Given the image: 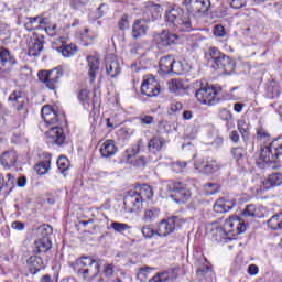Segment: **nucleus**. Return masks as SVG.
Returning a JSON list of instances; mask_svg holds the SVG:
<instances>
[{"label": "nucleus", "mask_w": 282, "mask_h": 282, "mask_svg": "<svg viewBox=\"0 0 282 282\" xmlns=\"http://www.w3.org/2000/svg\"><path fill=\"white\" fill-rule=\"evenodd\" d=\"M41 115L45 124H56L46 131L48 144H56L57 147L65 144V132L63 128L59 127V124L65 122V115L56 112V110L52 109L50 106H44L41 110Z\"/></svg>", "instance_id": "obj_1"}, {"label": "nucleus", "mask_w": 282, "mask_h": 282, "mask_svg": "<svg viewBox=\"0 0 282 282\" xmlns=\"http://www.w3.org/2000/svg\"><path fill=\"white\" fill-rule=\"evenodd\" d=\"M165 21L170 28H175L177 32H193V20L191 14L184 9L173 6L165 10Z\"/></svg>", "instance_id": "obj_2"}, {"label": "nucleus", "mask_w": 282, "mask_h": 282, "mask_svg": "<svg viewBox=\"0 0 282 282\" xmlns=\"http://www.w3.org/2000/svg\"><path fill=\"white\" fill-rule=\"evenodd\" d=\"M205 58L212 69H220L223 74H226L227 76H230V74H232L235 72V68L237 67V63L235 62V59L221 53V51H219V48L217 47H210L205 53Z\"/></svg>", "instance_id": "obj_3"}, {"label": "nucleus", "mask_w": 282, "mask_h": 282, "mask_svg": "<svg viewBox=\"0 0 282 282\" xmlns=\"http://www.w3.org/2000/svg\"><path fill=\"white\" fill-rule=\"evenodd\" d=\"M77 274L84 279V281H91L100 274V260H96L91 257H82L76 261Z\"/></svg>", "instance_id": "obj_4"}, {"label": "nucleus", "mask_w": 282, "mask_h": 282, "mask_svg": "<svg viewBox=\"0 0 282 282\" xmlns=\"http://www.w3.org/2000/svg\"><path fill=\"white\" fill-rule=\"evenodd\" d=\"M167 191L172 193L170 197L175 202V204H186L193 195L188 184L182 181H167Z\"/></svg>", "instance_id": "obj_5"}, {"label": "nucleus", "mask_w": 282, "mask_h": 282, "mask_svg": "<svg viewBox=\"0 0 282 282\" xmlns=\"http://www.w3.org/2000/svg\"><path fill=\"white\" fill-rule=\"evenodd\" d=\"M65 72L63 67L58 66L51 70H41L37 73L40 83H43L47 89L56 91L61 87V77L64 76Z\"/></svg>", "instance_id": "obj_6"}, {"label": "nucleus", "mask_w": 282, "mask_h": 282, "mask_svg": "<svg viewBox=\"0 0 282 282\" xmlns=\"http://www.w3.org/2000/svg\"><path fill=\"white\" fill-rule=\"evenodd\" d=\"M180 43V35L169 30H162V32L154 34L153 44L158 50H169L172 45Z\"/></svg>", "instance_id": "obj_7"}, {"label": "nucleus", "mask_w": 282, "mask_h": 282, "mask_svg": "<svg viewBox=\"0 0 282 282\" xmlns=\"http://www.w3.org/2000/svg\"><path fill=\"white\" fill-rule=\"evenodd\" d=\"M195 97L202 105L213 107V105L219 102V90L215 87L204 86L196 90Z\"/></svg>", "instance_id": "obj_8"}, {"label": "nucleus", "mask_w": 282, "mask_h": 282, "mask_svg": "<svg viewBox=\"0 0 282 282\" xmlns=\"http://www.w3.org/2000/svg\"><path fill=\"white\" fill-rule=\"evenodd\" d=\"M182 226H184V220L182 218L177 216L170 217L159 224L158 236L169 237V235H172L175 230H180Z\"/></svg>", "instance_id": "obj_9"}, {"label": "nucleus", "mask_w": 282, "mask_h": 282, "mask_svg": "<svg viewBox=\"0 0 282 282\" xmlns=\"http://www.w3.org/2000/svg\"><path fill=\"white\" fill-rule=\"evenodd\" d=\"M246 223L241 218L234 216L225 220L223 228L219 229V232H225V235H230L231 237H237L246 230Z\"/></svg>", "instance_id": "obj_10"}, {"label": "nucleus", "mask_w": 282, "mask_h": 282, "mask_svg": "<svg viewBox=\"0 0 282 282\" xmlns=\"http://www.w3.org/2000/svg\"><path fill=\"white\" fill-rule=\"evenodd\" d=\"M183 6H185L189 17L206 14L210 11V0H184Z\"/></svg>", "instance_id": "obj_11"}, {"label": "nucleus", "mask_w": 282, "mask_h": 282, "mask_svg": "<svg viewBox=\"0 0 282 282\" xmlns=\"http://www.w3.org/2000/svg\"><path fill=\"white\" fill-rule=\"evenodd\" d=\"M196 171L204 173V175H213L221 169V164L213 158L198 159L194 164Z\"/></svg>", "instance_id": "obj_12"}, {"label": "nucleus", "mask_w": 282, "mask_h": 282, "mask_svg": "<svg viewBox=\"0 0 282 282\" xmlns=\"http://www.w3.org/2000/svg\"><path fill=\"white\" fill-rule=\"evenodd\" d=\"M142 196L138 195V189L130 191L123 197V206L127 213H138V210H142Z\"/></svg>", "instance_id": "obj_13"}, {"label": "nucleus", "mask_w": 282, "mask_h": 282, "mask_svg": "<svg viewBox=\"0 0 282 282\" xmlns=\"http://www.w3.org/2000/svg\"><path fill=\"white\" fill-rule=\"evenodd\" d=\"M141 94L148 96V98H155L160 96V83L153 75H149L141 85Z\"/></svg>", "instance_id": "obj_14"}, {"label": "nucleus", "mask_w": 282, "mask_h": 282, "mask_svg": "<svg viewBox=\"0 0 282 282\" xmlns=\"http://www.w3.org/2000/svg\"><path fill=\"white\" fill-rule=\"evenodd\" d=\"M196 275L200 282H214L215 273L213 272V267L208 260L203 259V263L198 265L196 270Z\"/></svg>", "instance_id": "obj_15"}, {"label": "nucleus", "mask_w": 282, "mask_h": 282, "mask_svg": "<svg viewBox=\"0 0 282 282\" xmlns=\"http://www.w3.org/2000/svg\"><path fill=\"white\" fill-rule=\"evenodd\" d=\"M26 263L33 276L34 274H39L41 270H45V261H43V258H41V256L36 253H34V256L29 257Z\"/></svg>", "instance_id": "obj_16"}, {"label": "nucleus", "mask_w": 282, "mask_h": 282, "mask_svg": "<svg viewBox=\"0 0 282 282\" xmlns=\"http://www.w3.org/2000/svg\"><path fill=\"white\" fill-rule=\"evenodd\" d=\"M88 63V78L90 83L96 82V76H98V73L100 72V59L94 55H90L87 57Z\"/></svg>", "instance_id": "obj_17"}, {"label": "nucleus", "mask_w": 282, "mask_h": 282, "mask_svg": "<svg viewBox=\"0 0 282 282\" xmlns=\"http://www.w3.org/2000/svg\"><path fill=\"white\" fill-rule=\"evenodd\" d=\"M57 43H61V46H56V43H54L52 47L53 50L61 52L62 56L65 58H70V56H74L76 52H78L76 44H65L63 39L58 40Z\"/></svg>", "instance_id": "obj_18"}, {"label": "nucleus", "mask_w": 282, "mask_h": 282, "mask_svg": "<svg viewBox=\"0 0 282 282\" xmlns=\"http://www.w3.org/2000/svg\"><path fill=\"white\" fill-rule=\"evenodd\" d=\"M106 74H108L110 78L120 76V63L113 55L106 57Z\"/></svg>", "instance_id": "obj_19"}, {"label": "nucleus", "mask_w": 282, "mask_h": 282, "mask_svg": "<svg viewBox=\"0 0 282 282\" xmlns=\"http://www.w3.org/2000/svg\"><path fill=\"white\" fill-rule=\"evenodd\" d=\"M144 14H148L149 21H155V19H160V14H162V6L148 1L144 3Z\"/></svg>", "instance_id": "obj_20"}, {"label": "nucleus", "mask_w": 282, "mask_h": 282, "mask_svg": "<svg viewBox=\"0 0 282 282\" xmlns=\"http://www.w3.org/2000/svg\"><path fill=\"white\" fill-rule=\"evenodd\" d=\"M147 30H149V26L147 25V19L135 20L132 25V37L138 40L142 39V36H147Z\"/></svg>", "instance_id": "obj_21"}, {"label": "nucleus", "mask_w": 282, "mask_h": 282, "mask_svg": "<svg viewBox=\"0 0 282 282\" xmlns=\"http://www.w3.org/2000/svg\"><path fill=\"white\" fill-rule=\"evenodd\" d=\"M17 57L10 53V50L6 47H0V70L3 69V67L14 66L17 65Z\"/></svg>", "instance_id": "obj_22"}, {"label": "nucleus", "mask_w": 282, "mask_h": 282, "mask_svg": "<svg viewBox=\"0 0 282 282\" xmlns=\"http://www.w3.org/2000/svg\"><path fill=\"white\" fill-rule=\"evenodd\" d=\"M18 159L19 155L17 154V151L9 150L2 153L0 156V162L4 169H12V166L17 165Z\"/></svg>", "instance_id": "obj_23"}, {"label": "nucleus", "mask_w": 282, "mask_h": 282, "mask_svg": "<svg viewBox=\"0 0 282 282\" xmlns=\"http://www.w3.org/2000/svg\"><path fill=\"white\" fill-rule=\"evenodd\" d=\"M52 250V239L50 238H37L34 242V254H45Z\"/></svg>", "instance_id": "obj_24"}, {"label": "nucleus", "mask_w": 282, "mask_h": 282, "mask_svg": "<svg viewBox=\"0 0 282 282\" xmlns=\"http://www.w3.org/2000/svg\"><path fill=\"white\" fill-rule=\"evenodd\" d=\"M260 160L264 164H272V162H276V160H279L276 152L272 149V143L261 149Z\"/></svg>", "instance_id": "obj_25"}, {"label": "nucleus", "mask_w": 282, "mask_h": 282, "mask_svg": "<svg viewBox=\"0 0 282 282\" xmlns=\"http://www.w3.org/2000/svg\"><path fill=\"white\" fill-rule=\"evenodd\" d=\"M117 151L118 148H116V141L113 140H106L99 149L101 158H113Z\"/></svg>", "instance_id": "obj_26"}, {"label": "nucleus", "mask_w": 282, "mask_h": 282, "mask_svg": "<svg viewBox=\"0 0 282 282\" xmlns=\"http://www.w3.org/2000/svg\"><path fill=\"white\" fill-rule=\"evenodd\" d=\"M9 102H13V107H17V111H22L23 107H25V97L23 96V91L13 90L9 96Z\"/></svg>", "instance_id": "obj_27"}, {"label": "nucleus", "mask_w": 282, "mask_h": 282, "mask_svg": "<svg viewBox=\"0 0 282 282\" xmlns=\"http://www.w3.org/2000/svg\"><path fill=\"white\" fill-rule=\"evenodd\" d=\"M263 187L267 191H270V188H274L276 186H281L282 184V174L281 173H273L270 174L263 182Z\"/></svg>", "instance_id": "obj_28"}, {"label": "nucleus", "mask_w": 282, "mask_h": 282, "mask_svg": "<svg viewBox=\"0 0 282 282\" xmlns=\"http://www.w3.org/2000/svg\"><path fill=\"white\" fill-rule=\"evenodd\" d=\"M166 141L161 137H152L148 143L149 153H160Z\"/></svg>", "instance_id": "obj_29"}, {"label": "nucleus", "mask_w": 282, "mask_h": 282, "mask_svg": "<svg viewBox=\"0 0 282 282\" xmlns=\"http://www.w3.org/2000/svg\"><path fill=\"white\" fill-rule=\"evenodd\" d=\"M26 20L29 21L24 23V28L28 30V32L39 30V28H41V25H45V21H47V19L41 17L26 18Z\"/></svg>", "instance_id": "obj_30"}, {"label": "nucleus", "mask_w": 282, "mask_h": 282, "mask_svg": "<svg viewBox=\"0 0 282 282\" xmlns=\"http://www.w3.org/2000/svg\"><path fill=\"white\" fill-rule=\"evenodd\" d=\"M281 96V88L279 87V83L272 79L267 83V98L274 100V98H279Z\"/></svg>", "instance_id": "obj_31"}, {"label": "nucleus", "mask_w": 282, "mask_h": 282, "mask_svg": "<svg viewBox=\"0 0 282 282\" xmlns=\"http://www.w3.org/2000/svg\"><path fill=\"white\" fill-rule=\"evenodd\" d=\"M237 127L243 142H248V140H250V123L246 122L243 119H239L237 121Z\"/></svg>", "instance_id": "obj_32"}, {"label": "nucleus", "mask_w": 282, "mask_h": 282, "mask_svg": "<svg viewBox=\"0 0 282 282\" xmlns=\"http://www.w3.org/2000/svg\"><path fill=\"white\" fill-rule=\"evenodd\" d=\"M177 279V274L173 273V271H164L156 273L149 282H169Z\"/></svg>", "instance_id": "obj_33"}, {"label": "nucleus", "mask_w": 282, "mask_h": 282, "mask_svg": "<svg viewBox=\"0 0 282 282\" xmlns=\"http://www.w3.org/2000/svg\"><path fill=\"white\" fill-rule=\"evenodd\" d=\"M43 45H45L43 36L35 39L33 44L29 47V56H41V52H43Z\"/></svg>", "instance_id": "obj_34"}, {"label": "nucleus", "mask_w": 282, "mask_h": 282, "mask_svg": "<svg viewBox=\"0 0 282 282\" xmlns=\"http://www.w3.org/2000/svg\"><path fill=\"white\" fill-rule=\"evenodd\" d=\"M232 208H235L232 203L225 200L224 198L216 200V203L214 205L215 213H220V214L221 213H230V210H232Z\"/></svg>", "instance_id": "obj_35"}, {"label": "nucleus", "mask_w": 282, "mask_h": 282, "mask_svg": "<svg viewBox=\"0 0 282 282\" xmlns=\"http://www.w3.org/2000/svg\"><path fill=\"white\" fill-rule=\"evenodd\" d=\"M160 215H161L160 208L150 207L149 209L144 210L143 221H145V224H151L152 221H155V219H159Z\"/></svg>", "instance_id": "obj_36"}, {"label": "nucleus", "mask_w": 282, "mask_h": 282, "mask_svg": "<svg viewBox=\"0 0 282 282\" xmlns=\"http://www.w3.org/2000/svg\"><path fill=\"white\" fill-rule=\"evenodd\" d=\"M173 61L174 58L171 55L162 57L159 63L160 72H162V74H171Z\"/></svg>", "instance_id": "obj_37"}, {"label": "nucleus", "mask_w": 282, "mask_h": 282, "mask_svg": "<svg viewBox=\"0 0 282 282\" xmlns=\"http://www.w3.org/2000/svg\"><path fill=\"white\" fill-rule=\"evenodd\" d=\"M77 98L85 109L91 107V93L88 89L79 90Z\"/></svg>", "instance_id": "obj_38"}, {"label": "nucleus", "mask_w": 282, "mask_h": 282, "mask_svg": "<svg viewBox=\"0 0 282 282\" xmlns=\"http://www.w3.org/2000/svg\"><path fill=\"white\" fill-rule=\"evenodd\" d=\"M53 234H54V229L50 225H41L36 229V235L39 239H50V237H52Z\"/></svg>", "instance_id": "obj_39"}, {"label": "nucleus", "mask_w": 282, "mask_h": 282, "mask_svg": "<svg viewBox=\"0 0 282 282\" xmlns=\"http://www.w3.org/2000/svg\"><path fill=\"white\" fill-rule=\"evenodd\" d=\"M231 155L234 156V160H236L237 164L241 166L246 160V150L241 147L234 148L231 149Z\"/></svg>", "instance_id": "obj_40"}, {"label": "nucleus", "mask_w": 282, "mask_h": 282, "mask_svg": "<svg viewBox=\"0 0 282 282\" xmlns=\"http://www.w3.org/2000/svg\"><path fill=\"white\" fill-rule=\"evenodd\" d=\"M138 195L141 197L142 202L144 199H152L153 198V188L151 186L143 184L139 191H137Z\"/></svg>", "instance_id": "obj_41"}, {"label": "nucleus", "mask_w": 282, "mask_h": 282, "mask_svg": "<svg viewBox=\"0 0 282 282\" xmlns=\"http://www.w3.org/2000/svg\"><path fill=\"white\" fill-rule=\"evenodd\" d=\"M50 158L51 156L48 155V158H46L45 161H42L35 165V171H36L37 175H45V173H47V171H50V166L52 164Z\"/></svg>", "instance_id": "obj_42"}, {"label": "nucleus", "mask_w": 282, "mask_h": 282, "mask_svg": "<svg viewBox=\"0 0 282 282\" xmlns=\"http://www.w3.org/2000/svg\"><path fill=\"white\" fill-rule=\"evenodd\" d=\"M270 138H271L270 132H268V130L263 128V126H260L257 128L256 140H258V142H268Z\"/></svg>", "instance_id": "obj_43"}, {"label": "nucleus", "mask_w": 282, "mask_h": 282, "mask_svg": "<svg viewBox=\"0 0 282 282\" xmlns=\"http://www.w3.org/2000/svg\"><path fill=\"white\" fill-rule=\"evenodd\" d=\"M267 224L271 230H281V213L273 215Z\"/></svg>", "instance_id": "obj_44"}, {"label": "nucleus", "mask_w": 282, "mask_h": 282, "mask_svg": "<svg viewBox=\"0 0 282 282\" xmlns=\"http://www.w3.org/2000/svg\"><path fill=\"white\" fill-rule=\"evenodd\" d=\"M131 227L128 224L124 223H118V221H112L110 226L108 227V230H115V232L122 234L126 230H129Z\"/></svg>", "instance_id": "obj_45"}, {"label": "nucleus", "mask_w": 282, "mask_h": 282, "mask_svg": "<svg viewBox=\"0 0 282 282\" xmlns=\"http://www.w3.org/2000/svg\"><path fill=\"white\" fill-rule=\"evenodd\" d=\"M221 191V186L217 183H207L205 185L206 195H217Z\"/></svg>", "instance_id": "obj_46"}, {"label": "nucleus", "mask_w": 282, "mask_h": 282, "mask_svg": "<svg viewBox=\"0 0 282 282\" xmlns=\"http://www.w3.org/2000/svg\"><path fill=\"white\" fill-rule=\"evenodd\" d=\"M141 232L145 239H152V237H155L158 235V230H154L151 225H145L141 228Z\"/></svg>", "instance_id": "obj_47"}, {"label": "nucleus", "mask_w": 282, "mask_h": 282, "mask_svg": "<svg viewBox=\"0 0 282 282\" xmlns=\"http://www.w3.org/2000/svg\"><path fill=\"white\" fill-rule=\"evenodd\" d=\"M169 89L172 94H177V91H182V89H184V84L177 79H172L169 84Z\"/></svg>", "instance_id": "obj_48"}, {"label": "nucleus", "mask_w": 282, "mask_h": 282, "mask_svg": "<svg viewBox=\"0 0 282 282\" xmlns=\"http://www.w3.org/2000/svg\"><path fill=\"white\" fill-rule=\"evenodd\" d=\"M171 74H176V76H181V74H184V65L180 61L174 59L172 62Z\"/></svg>", "instance_id": "obj_49"}, {"label": "nucleus", "mask_w": 282, "mask_h": 282, "mask_svg": "<svg viewBox=\"0 0 282 282\" xmlns=\"http://www.w3.org/2000/svg\"><path fill=\"white\" fill-rule=\"evenodd\" d=\"M7 178L8 181L6 182V184L2 183V186H0V191H3V187L6 186L7 188H10L9 193H12V191H14V183L17 182V180L12 174H7Z\"/></svg>", "instance_id": "obj_50"}, {"label": "nucleus", "mask_w": 282, "mask_h": 282, "mask_svg": "<svg viewBox=\"0 0 282 282\" xmlns=\"http://www.w3.org/2000/svg\"><path fill=\"white\" fill-rule=\"evenodd\" d=\"M57 167L63 173L69 169V160L66 156H59L57 159Z\"/></svg>", "instance_id": "obj_51"}, {"label": "nucleus", "mask_w": 282, "mask_h": 282, "mask_svg": "<svg viewBox=\"0 0 282 282\" xmlns=\"http://www.w3.org/2000/svg\"><path fill=\"white\" fill-rule=\"evenodd\" d=\"M186 166H187V164L184 161H176V162H173L171 165L172 171L174 173H182Z\"/></svg>", "instance_id": "obj_52"}, {"label": "nucleus", "mask_w": 282, "mask_h": 282, "mask_svg": "<svg viewBox=\"0 0 282 282\" xmlns=\"http://www.w3.org/2000/svg\"><path fill=\"white\" fill-rule=\"evenodd\" d=\"M242 217H257V207L254 205H247L242 212Z\"/></svg>", "instance_id": "obj_53"}, {"label": "nucleus", "mask_w": 282, "mask_h": 282, "mask_svg": "<svg viewBox=\"0 0 282 282\" xmlns=\"http://www.w3.org/2000/svg\"><path fill=\"white\" fill-rule=\"evenodd\" d=\"M135 155H138V153L133 151V148L128 149L122 154V162H126L127 164H129V162H131V159L135 158Z\"/></svg>", "instance_id": "obj_54"}, {"label": "nucleus", "mask_w": 282, "mask_h": 282, "mask_svg": "<svg viewBox=\"0 0 282 282\" xmlns=\"http://www.w3.org/2000/svg\"><path fill=\"white\" fill-rule=\"evenodd\" d=\"M219 118L220 120H224L225 122H229L230 120H232V112H230V110L223 108L219 111Z\"/></svg>", "instance_id": "obj_55"}, {"label": "nucleus", "mask_w": 282, "mask_h": 282, "mask_svg": "<svg viewBox=\"0 0 282 282\" xmlns=\"http://www.w3.org/2000/svg\"><path fill=\"white\" fill-rule=\"evenodd\" d=\"M89 1H91V0H72L70 7L74 10H79L80 8H83V6H87V3H89Z\"/></svg>", "instance_id": "obj_56"}, {"label": "nucleus", "mask_w": 282, "mask_h": 282, "mask_svg": "<svg viewBox=\"0 0 282 282\" xmlns=\"http://www.w3.org/2000/svg\"><path fill=\"white\" fill-rule=\"evenodd\" d=\"M118 25H119V30H129V15L123 14Z\"/></svg>", "instance_id": "obj_57"}, {"label": "nucleus", "mask_w": 282, "mask_h": 282, "mask_svg": "<svg viewBox=\"0 0 282 282\" xmlns=\"http://www.w3.org/2000/svg\"><path fill=\"white\" fill-rule=\"evenodd\" d=\"M234 10H241L246 6V0H228Z\"/></svg>", "instance_id": "obj_58"}, {"label": "nucleus", "mask_w": 282, "mask_h": 282, "mask_svg": "<svg viewBox=\"0 0 282 282\" xmlns=\"http://www.w3.org/2000/svg\"><path fill=\"white\" fill-rule=\"evenodd\" d=\"M149 272H151V269L149 267L140 268L137 278L140 279L141 281H144Z\"/></svg>", "instance_id": "obj_59"}, {"label": "nucleus", "mask_w": 282, "mask_h": 282, "mask_svg": "<svg viewBox=\"0 0 282 282\" xmlns=\"http://www.w3.org/2000/svg\"><path fill=\"white\" fill-rule=\"evenodd\" d=\"M134 153L139 154L140 151H144V140L140 139L135 145L132 147Z\"/></svg>", "instance_id": "obj_60"}, {"label": "nucleus", "mask_w": 282, "mask_h": 282, "mask_svg": "<svg viewBox=\"0 0 282 282\" xmlns=\"http://www.w3.org/2000/svg\"><path fill=\"white\" fill-rule=\"evenodd\" d=\"M226 35V31L224 30V26L221 25H215L214 26V36H225Z\"/></svg>", "instance_id": "obj_61"}, {"label": "nucleus", "mask_w": 282, "mask_h": 282, "mask_svg": "<svg viewBox=\"0 0 282 282\" xmlns=\"http://www.w3.org/2000/svg\"><path fill=\"white\" fill-rule=\"evenodd\" d=\"M229 139L231 140V142H234V144H239V140H240L239 131L237 130L231 131V133L229 134Z\"/></svg>", "instance_id": "obj_62"}, {"label": "nucleus", "mask_w": 282, "mask_h": 282, "mask_svg": "<svg viewBox=\"0 0 282 282\" xmlns=\"http://www.w3.org/2000/svg\"><path fill=\"white\" fill-rule=\"evenodd\" d=\"M104 274L107 278L112 276L113 275V265L112 264H107L104 269Z\"/></svg>", "instance_id": "obj_63"}, {"label": "nucleus", "mask_w": 282, "mask_h": 282, "mask_svg": "<svg viewBox=\"0 0 282 282\" xmlns=\"http://www.w3.org/2000/svg\"><path fill=\"white\" fill-rule=\"evenodd\" d=\"M141 124H153V117L143 116L140 118Z\"/></svg>", "instance_id": "obj_64"}]
</instances>
